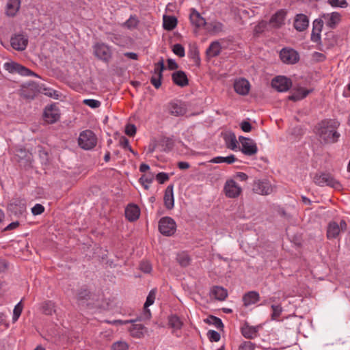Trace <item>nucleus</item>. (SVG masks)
Returning <instances> with one entry per match:
<instances>
[{
  "label": "nucleus",
  "instance_id": "1",
  "mask_svg": "<svg viewBox=\"0 0 350 350\" xmlns=\"http://www.w3.org/2000/svg\"><path fill=\"white\" fill-rule=\"evenodd\" d=\"M340 122L335 119H325L319 123L317 133L327 144H334L338 141L340 134L337 131Z\"/></svg>",
  "mask_w": 350,
  "mask_h": 350
},
{
  "label": "nucleus",
  "instance_id": "2",
  "mask_svg": "<svg viewBox=\"0 0 350 350\" xmlns=\"http://www.w3.org/2000/svg\"><path fill=\"white\" fill-rule=\"evenodd\" d=\"M313 181L320 187L329 186L336 189L341 188V184L329 173H316L313 176Z\"/></svg>",
  "mask_w": 350,
  "mask_h": 350
},
{
  "label": "nucleus",
  "instance_id": "3",
  "mask_svg": "<svg viewBox=\"0 0 350 350\" xmlns=\"http://www.w3.org/2000/svg\"><path fill=\"white\" fill-rule=\"evenodd\" d=\"M138 319L131 320H116L113 321V324L123 325L126 323H131V326L129 327V331L131 336L133 338H143L145 334L147 332V328L142 323H137Z\"/></svg>",
  "mask_w": 350,
  "mask_h": 350
},
{
  "label": "nucleus",
  "instance_id": "4",
  "mask_svg": "<svg viewBox=\"0 0 350 350\" xmlns=\"http://www.w3.org/2000/svg\"><path fill=\"white\" fill-rule=\"evenodd\" d=\"M79 146L84 150H91L97 144V137L90 130L82 131L78 139Z\"/></svg>",
  "mask_w": 350,
  "mask_h": 350
},
{
  "label": "nucleus",
  "instance_id": "5",
  "mask_svg": "<svg viewBox=\"0 0 350 350\" xmlns=\"http://www.w3.org/2000/svg\"><path fill=\"white\" fill-rule=\"evenodd\" d=\"M94 54L104 62H109L112 56L111 49L103 42H97L93 46Z\"/></svg>",
  "mask_w": 350,
  "mask_h": 350
},
{
  "label": "nucleus",
  "instance_id": "6",
  "mask_svg": "<svg viewBox=\"0 0 350 350\" xmlns=\"http://www.w3.org/2000/svg\"><path fill=\"white\" fill-rule=\"evenodd\" d=\"M176 230V224L170 217H163L159 221V230L165 236H172Z\"/></svg>",
  "mask_w": 350,
  "mask_h": 350
},
{
  "label": "nucleus",
  "instance_id": "7",
  "mask_svg": "<svg viewBox=\"0 0 350 350\" xmlns=\"http://www.w3.org/2000/svg\"><path fill=\"white\" fill-rule=\"evenodd\" d=\"M3 68L5 70L9 72L11 74H19L22 76H36L38 77L36 74H35L33 71L29 70V68L23 66V65L14 62H5L3 64Z\"/></svg>",
  "mask_w": 350,
  "mask_h": 350
},
{
  "label": "nucleus",
  "instance_id": "8",
  "mask_svg": "<svg viewBox=\"0 0 350 350\" xmlns=\"http://www.w3.org/2000/svg\"><path fill=\"white\" fill-rule=\"evenodd\" d=\"M242 191V187L234 179H228L224 186V193L228 198H238Z\"/></svg>",
  "mask_w": 350,
  "mask_h": 350
},
{
  "label": "nucleus",
  "instance_id": "9",
  "mask_svg": "<svg viewBox=\"0 0 350 350\" xmlns=\"http://www.w3.org/2000/svg\"><path fill=\"white\" fill-rule=\"evenodd\" d=\"M165 69L164 62L163 58L154 64L153 75L150 78L151 84L158 89L161 85V80L163 78V71Z\"/></svg>",
  "mask_w": 350,
  "mask_h": 350
},
{
  "label": "nucleus",
  "instance_id": "10",
  "mask_svg": "<svg viewBox=\"0 0 350 350\" xmlns=\"http://www.w3.org/2000/svg\"><path fill=\"white\" fill-rule=\"evenodd\" d=\"M239 139L241 144V150L244 154L252 156L258 152V147L253 139L243 136H240Z\"/></svg>",
  "mask_w": 350,
  "mask_h": 350
},
{
  "label": "nucleus",
  "instance_id": "11",
  "mask_svg": "<svg viewBox=\"0 0 350 350\" xmlns=\"http://www.w3.org/2000/svg\"><path fill=\"white\" fill-rule=\"evenodd\" d=\"M252 189L254 193L260 195H269L273 191V187L266 179L254 181Z\"/></svg>",
  "mask_w": 350,
  "mask_h": 350
},
{
  "label": "nucleus",
  "instance_id": "12",
  "mask_svg": "<svg viewBox=\"0 0 350 350\" xmlns=\"http://www.w3.org/2000/svg\"><path fill=\"white\" fill-rule=\"evenodd\" d=\"M281 60L288 64H294L299 59V53L293 49L284 48L280 53Z\"/></svg>",
  "mask_w": 350,
  "mask_h": 350
},
{
  "label": "nucleus",
  "instance_id": "13",
  "mask_svg": "<svg viewBox=\"0 0 350 350\" xmlns=\"http://www.w3.org/2000/svg\"><path fill=\"white\" fill-rule=\"evenodd\" d=\"M271 85L278 92H286L291 88L292 81L286 77L278 76L272 80Z\"/></svg>",
  "mask_w": 350,
  "mask_h": 350
},
{
  "label": "nucleus",
  "instance_id": "14",
  "mask_svg": "<svg viewBox=\"0 0 350 350\" xmlns=\"http://www.w3.org/2000/svg\"><path fill=\"white\" fill-rule=\"evenodd\" d=\"M10 44L14 49L22 51L26 49L28 44V39L22 34H15L12 36Z\"/></svg>",
  "mask_w": 350,
  "mask_h": 350
},
{
  "label": "nucleus",
  "instance_id": "15",
  "mask_svg": "<svg viewBox=\"0 0 350 350\" xmlns=\"http://www.w3.org/2000/svg\"><path fill=\"white\" fill-rule=\"evenodd\" d=\"M10 211L16 216L23 215L26 212V201L16 198L9 205Z\"/></svg>",
  "mask_w": 350,
  "mask_h": 350
},
{
  "label": "nucleus",
  "instance_id": "16",
  "mask_svg": "<svg viewBox=\"0 0 350 350\" xmlns=\"http://www.w3.org/2000/svg\"><path fill=\"white\" fill-rule=\"evenodd\" d=\"M324 23L330 29H334L341 21V15L336 12L321 15Z\"/></svg>",
  "mask_w": 350,
  "mask_h": 350
},
{
  "label": "nucleus",
  "instance_id": "17",
  "mask_svg": "<svg viewBox=\"0 0 350 350\" xmlns=\"http://www.w3.org/2000/svg\"><path fill=\"white\" fill-rule=\"evenodd\" d=\"M59 118V110L54 105L45 108L44 111V120L49 124H53Z\"/></svg>",
  "mask_w": 350,
  "mask_h": 350
},
{
  "label": "nucleus",
  "instance_id": "18",
  "mask_svg": "<svg viewBox=\"0 0 350 350\" xmlns=\"http://www.w3.org/2000/svg\"><path fill=\"white\" fill-rule=\"evenodd\" d=\"M286 16V11L281 9L271 17L269 23L275 28H280L284 24Z\"/></svg>",
  "mask_w": 350,
  "mask_h": 350
},
{
  "label": "nucleus",
  "instance_id": "19",
  "mask_svg": "<svg viewBox=\"0 0 350 350\" xmlns=\"http://www.w3.org/2000/svg\"><path fill=\"white\" fill-rule=\"evenodd\" d=\"M234 89L240 95H247L250 92V84L247 79L240 78L234 81Z\"/></svg>",
  "mask_w": 350,
  "mask_h": 350
},
{
  "label": "nucleus",
  "instance_id": "20",
  "mask_svg": "<svg viewBox=\"0 0 350 350\" xmlns=\"http://www.w3.org/2000/svg\"><path fill=\"white\" fill-rule=\"evenodd\" d=\"M189 19L191 24L196 28L203 27L206 24L205 18L195 8L190 9Z\"/></svg>",
  "mask_w": 350,
  "mask_h": 350
},
{
  "label": "nucleus",
  "instance_id": "21",
  "mask_svg": "<svg viewBox=\"0 0 350 350\" xmlns=\"http://www.w3.org/2000/svg\"><path fill=\"white\" fill-rule=\"evenodd\" d=\"M187 112V108L184 103L180 101H173L169 104V113L174 116H183Z\"/></svg>",
  "mask_w": 350,
  "mask_h": 350
},
{
  "label": "nucleus",
  "instance_id": "22",
  "mask_svg": "<svg viewBox=\"0 0 350 350\" xmlns=\"http://www.w3.org/2000/svg\"><path fill=\"white\" fill-rule=\"evenodd\" d=\"M163 202L165 207L171 210L174 206V186L173 185H168L164 193Z\"/></svg>",
  "mask_w": 350,
  "mask_h": 350
},
{
  "label": "nucleus",
  "instance_id": "23",
  "mask_svg": "<svg viewBox=\"0 0 350 350\" xmlns=\"http://www.w3.org/2000/svg\"><path fill=\"white\" fill-rule=\"evenodd\" d=\"M140 215L139 207L133 204H129L125 208V217L129 221H136Z\"/></svg>",
  "mask_w": 350,
  "mask_h": 350
},
{
  "label": "nucleus",
  "instance_id": "24",
  "mask_svg": "<svg viewBox=\"0 0 350 350\" xmlns=\"http://www.w3.org/2000/svg\"><path fill=\"white\" fill-rule=\"evenodd\" d=\"M21 8V0H8L5 6V14L10 17L16 15Z\"/></svg>",
  "mask_w": 350,
  "mask_h": 350
},
{
  "label": "nucleus",
  "instance_id": "25",
  "mask_svg": "<svg viewBox=\"0 0 350 350\" xmlns=\"http://www.w3.org/2000/svg\"><path fill=\"white\" fill-rule=\"evenodd\" d=\"M308 24L309 21L307 16L304 14L296 15L293 25L296 30L303 31L308 27Z\"/></svg>",
  "mask_w": 350,
  "mask_h": 350
},
{
  "label": "nucleus",
  "instance_id": "26",
  "mask_svg": "<svg viewBox=\"0 0 350 350\" xmlns=\"http://www.w3.org/2000/svg\"><path fill=\"white\" fill-rule=\"evenodd\" d=\"M172 79L174 83L180 87H185L189 84L188 78L185 72L182 70L174 72L172 75Z\"/></svg>",
  "mask_w": 350,
  "mask_h": 350
},
{
  "label": "nucleus",
  "instance_id": "27",
  "mask_svg": "<svg viewBox=\"0 0 350 350\" xmlns=\"http://www.w3.org/2000/svg\"><path fill=\"white\" fill-rule=\"evenodd\" d=\"M258 330L259 326H251L245 323L241 327V334L245 338L253 339L257 337Z\"/></svg>",
  "mask_w": 350,
  "mask_h": 350
},
{
  "label": "nucleus",
  "instance_id": "28",
  "mask_svg": "<svg viewBox=\"0 0 350 350\" xmlns=\"http://www.w3.org/2000/svg\"><path fill=\"white\" fill-rule=\"evenodd\" d=\"M221 51V46L218 41L212 42L206 51V56L208 58L214 57L219 55Z\"/></svg>",
  "mask_w": 350,
  "mask_h": 350
},
{
  "label": "nucleus",
  "instance_id": "29",
  "mask_svg": "<svg viewBox=\"0 0 350 350\" xmlns=\"http://www.w3.org/2000/svg\"><path fill=\"white\" fill-rule=\"evenodd\" d=\"M260 299L259 293L256 291H250L243 297V301L245 306L257 303Z\"/></svg>",
  "mask_w": 350,
  "mask_h": 350
},
{
  "label": "nucleus",
  "instance_id": "30",
  "mask_svg": "<svg viewBox=\"0 0 350 350\" xmlns=\"http://www.w3.org/2000/svg\"><path fill=\"white\" fill-rule=\"evenodd\" d=\"M340 228L338 224L336 221L329 223L327 229V237L328 239H336L340 234Z\"/></svg>",
  "mask_w": 350,
  "mask_h": 350
},
{
  "label": "nucleus",
  "instance_id": "31",
  "mask_svg": "<svg viewBox=\"0 0 350 350\" xmlns=\"http://www.w3.org/2000/svg\"><path fill=\"white\" fill-rule=\"evenodd\" d=\"M156 296V291L152 289L150 291L148 295L147 296L146 302L144 304V315L146 319H150L151 317V313L148 307L153 304Z\"/></svg>",
  "mask_w": 350,
  "mask_h": 350
},
{
  "label": "nucleus",
  "instance_id": "32",
  "mask_svg": "<svg viewBox=\"0 0 350 350\" xmlns=\"http://www.w3.org/2000/svg\"><path fill=\"white\" fill-rule=\"evenodd\" d=\"M177 25V18L172 16H163V27L165 30L172 31Z\"/></svg>",
  "mask_w": 350,
  "mask_h": 350
},
{
  "label": "nucleus",
  "instance_id": "33",
  "mask_svg": "<svg viewBox=\"0 0 350 350\" xmlns=\"http://www.w3.org/2000/svg\"><path fill=\"white\" fill-rule=\"evenodd\" d=\"M55 303L51 300H47L44 301L41 306L42 312L46 315H52L56 311Z\"/></svg>",
  "mask_w": 350,
  "mask_h": 350
},
{
  "label": "nucleus",
  "instance_id": "34",
  "mask_svg": "<svg viewBox=\"0 0 350 350\" xmlns=\"http://www.w3.org/2000/svg\"><path fill=\"white\" fill-rule=\"evenodd\" d=\"M211 294L216 299L219 301L224 300L228 295L226 289L218 286L213 287L211 289Z\"/></svg>",
  "mask_w": 350,
  "mask_h": 350
},
{
  "label": "nucleus",
  "instance_id": "35",
  "mask_svg": "<svg viewBox=\"0 0 350 350\" xmlns=\"http://www.w3.org/2000/svg\"><path fill=\"white\" fill-rule=\"evenodd\" d=\"M38 92L55 99H57L59 97V92L57 90H55L51 88L46 87L43 84L39 85Z\"/></svg>",
  "mask_w": 350,
  "mask_h": 350
},
{
  "label": "nucleus",
  "instance_id": "36",
  "mask_svg": "<svg viewBox=\"0 0 350 350\" xmlns=\"http://www.w3.org/2000/svg\"><path fill=\"white\" fill-rule=\"evenodd\" d=\"M310 92L311 90L300 88L293 94L289 96V99L293 101L301 100L306 98Z\"/></svg>",
  "mask_w": 350,
  "mask_h": 350
},
{
  "label": "nucleus",
  "instance_id": "37",
  "mask_svg": "<svg viewBox=\"0 0 350 350\" xmlns=\"http://www.w3.org/2000/svg\"><path fill=\"white\" fill-rule=\"evenodd\" d=\"M237 161V158L234 154H230L228 157H215L210 160L211 163H226L228 164L233 163L234 161Z\"/></svg>",
  "mask_w": 350,
  "mask_h": 350
},
{
  "label": "nucleus",
  "instance_id": "38",
  "mask_svg": "<svg viewBox=\"0 0 350 350\" xmlns=\"http://www.w3.org/2000/svg\"><path fill=\"white\" fill-rule=\"evenodd\" d=\"M169 325L174 330L180 329L183 326V322L177 315H172L168 319Z\"/></svg>",
  "mask_w": 350,
  "mask_h": 350
},
{
  "label": "nucleus",
  "instance_id": "39",
  "mask_svg": "<svg viewBox=\"0 0 350 350\" xmlns=\"http://www.w3.org/2000/svg\"><path fill=\"white\" fill-rule=\"evenodd\" d=\"M176 260L181 267H185L190 264L191 259L186 252H183L177 254Z\"/></svg>",
  "mask_w": 350,
  "mask_h": 350
},
{
  "label": "nucleus",
  "instance_id": "40",
  "mask_svg": "<svg viewBox=\"0 0 350 350\" xmlns=\"http://www.w3.org/2000/svg\"><path fill=\"white\" fill-rule=\"evenodd\" d=\"M226 144L228 148L234 150L237 148V140L234 134L225 137Z\"/></svg>",
  "mask_w": 350,
  "mask_h": 350
},
{
  "label": "nucleus",
  "instance_id": "41",
  "mask_svg": "<svg viewBox=\"0 0 350 350\" xmlns=\"http://www.w3.org/2000/svg\"><path fill=\"white\" fill-rule=\"evenodd\" d=\"M271 309H272L271 319L273 321L278 320V319L280 317L282 312V306L280 305H272Z\"/></svg>",
  "mask_w": 350,
  "mask_h": 350
},
{
  "label": "nucleus",
  "instance_id": "42",
  "mask_svg": "<svg viewBox=\"0 0 350 350\" xmlns=\"http://www.w3.org/2000/svg\"><path fill=\"white\" fill-rule=\"evenodd\" d=\"M90 298V291L87 288H81L79 290L77 299L78 301L88 300Z\"/></svg>",
  "mask_w": 350,
  "mask_h": 350
},
{
  "label": "nucleus",
  "instance_id": "43",
  "mask_svg": "<svg viewBox=\"0 0 350 350\" xmlns=\"http://www.w3.org/2000/svg\"><path fill=\"white\" fill-rule=\"evenodd\" d=\"M23 311V305L21 304V301L18 302L14 307V311H13V317L12 320L14 322H16L19 317L21 316Z\"/></svg>",
  "mask_w": 350,
  "mask_h": 350
},
{
  "label": "nucleus",
  "instance_id": "44",
  "mask_svg": "<svg viewBox=\"0 0 350 350\" xmlns=\"http://www.w3.org/2000/svg\"><path fill=\"white\" fill-rule=\"evenodd\" d=\"M207 322L210 324L215 325L217 329H219V328L224 327V324H223L221 320L219 318L214 317V316H210L207 319Z\"/></svg>",
  "mask_w": 350,
  "mask_h": 350
},
{
  "label": "nucleus",
  "instance_id": "45",
  "mask_svg": "<svg viewBox=\"0 0 350 350\" xmlns=\"http://www.w3.org/2000/svg\"><path fill=\"white\" fill-rule=\"evenodd\" d=\"M83 103L92 109H96L100 107V101L95 99H84Z\"/></svg>",
  "mask_w": 350,
  "mask_h": 350
},
{
  "label": "nucleus",
  "instance_id": "46",
  "mask_svg": "<svg viewBox=\"0 0 350 350\" xmlns=\"http://www.w3.org/2000/svg\"><path fill=\"white\" fill-rule=\"evenodd\" d=\"M138 23L139 21L135 16H131L124 23V25L129 29H133L137 26Z\"/></svg>",
  "mask_w": 350,
  "mask_h": 350
},
{
  "label": "nucleus",
  "instance_id": "47",
  "mask_svg": "<svg viewBox=\"0 0 350 350\" xmlns=\"http://www.w3.org/2000/svg\"><path fill=\"white\" fill-rule=\"evenodd\" d=\"M327 2L332 7L345 8L348 5L346 0H327Z\"/></svg>",
  "mask_w": 350,
  "mask_h": 350
},
{
  "label": "nucleus",
  "instance_id": "48",
  "mask_svg": "<svg viewBox=\"0 0 350 350\" xmlns=\"http://www.w3.org/2000/svg\"><path fill=\"white\" fill-rule=\"evenodd\" d=\"M129 345L126 342L118 341L111 346V350H128Z\"/></svg>",
  "mask_w": 350,
  "mask_h": 350
},
{
  "label": "nucleus",
  "instance_id": "49",
  "mask_svg": "<svg viewBox=\"0 0 350 350\" xmlns=\"http://www.w3.org/2000/svg\"><path fill=\"white\" fill-rule=\"evenodd\" d=\"M172 51L174 53V54H176L180 57H183L185 55V49L180 44H175L173 46Z\"/></svg>",
  "mask_w": 350,
  "mask_h": 350
},
{
  "label": "nucleus",
  "instance_id": "50",
  "mask_svg": "<svg viewBox=\"0 0 350 350\" xmlns=\"http://www.w3.org/2000/svg\"><path fill=\"white\" fill-rule=\"evenodd\" d=\"M267 27V23L265 21L258 23L254 27V33L255 36H258L262 33Z\"/></svg>",
  "mask_w": 350,
  "mask_h": 350
},
{
  "label": "nucleus",
  "instance_id": "51",
  "mask_svg": "<svg viewBox=\"0 0 350 350\" xmlns=\"http://www.w3.org/2000/svg\"><path fill=\"white\" fill-rule=\"evenodd\" d=\"M139 269L145 273H150L152 271V265L148 261H142L139 264Z\"/></svg>",
  "mask_w": 350,
  "mask_h": 350
},
{
  "label": "nucleus",
  "instance_id": "52",
  "mask_svg": "<svg viewBox=\"0 0 350 350\" xmlns=\"http://www.w3.org/2000/svg\"><path fill=\"white\" fill-rule=\"evenodd\" d=\"M207 336L211 342H218L221 338L219 333L215 330H209L207 333Z\"/></svg>",
  "mask_w": 350,
  "mask_h": 350
},
{
  "label": "nucleus",
  "instance_id": "53",
  "mask_svg": "<svg viewBox=\"0 0 350 350\" xmlns=\"http://www.w3.org/2000/svg\"><path fill=\"white\" fill-rule=\"evenodd\" d=\"M323 23H324V21L321 17L319 18L315 19L313 21L312 29H314V31H321L323 26Z\"/></svg>",
  "mask_w": 350,
  "mask_h": 350
},
{
  "label": "nucleus",
  "instance_id": "54",
  "mask_svg": "<svg viewBox=\"0 0 350 350\" xmlns=\"http://www.w3.org/2000/svg\"><path fill=\"white\" fill-rule=\"evenodd\" d=\"M321 31H317L314 29L312 30L310 40L313 42H316L318 44H321Z\"/></svg>",
  "mask_w": 350,
  "mask_h": 350
},
{
  "label": "nucleus",
  "instance_id": "55",
  "mask_svg": "<svg viewBox=\"0 0 350 350\" xmlns=\"http://www.w3.org/2000/svg\"><path fill=\"white\" fill-rule=\"evenodd\" d=\"M154 180V176L152 174H144L139 178L141 184L148 183L151 184Z\"/></svg>",
  "mask_w": 350,
  "mask_h": 350
},
{
  "label": "nucleus",
  "instance_id": "56",
  "mask_svg": "<svg viewBox=\"0 0 350 350\" xmlns=\"http://www.w3.org/2000/svg\"><path fill=\"white\" fill-rule=\"evenodd\" d=\"M170 178L168 174L165 172H159L156 175V179L160 184H163Z\"/></svg>",
  "mask_w": 350,
  "mask_h": 350
},
{
  "label": "nucleus",
  "instance_id": "57",
  "mask_svg": "<svg viewBox=\"0 0 350 350\" xmlns=\"http://www.w3.org/2000/svg\"><path fill=\"white\" fill-rule=\"evenodd\" d=\"M254 343L250 341H245L240 345L239 350H254Z\"/></svg>",
  "mask_w": 350,
  "mask_h": 350
},
{
  "label": "nucleus",
  "instance_id": "58",
  "mask_svg": "<svg viewBox=\"0 0 350 350\" xmlns=\"http://www.w3.org/2000/svg\"><path fill=\"white\" fill-rule=\"evenodd\" d=\"M44 211V207L40 204H36L32 208L31 213L33 215H41Z\"/></svg>",
  "mask_w": 350,
  "mask_h": 350
},
{
  "label": "nucleus",
  "instance_id": "59",
  "mask_svg": "<svg viewBox=\"0 0 350 350\" xmlns=\"http://www.w3.org/2000/svg\"><path fill=\"white\" fill-rule=\"evenodd\" d=\"M120 145L121 146L124 148V149H126V150H129V151H131L132 153H133L134 154H135V152L133 150L132 148L131 147L130 144H129V141L127 138L126 137H122L121 139H120Z\"/></svg>",
  "mask_w": 350,
  "mask_h": 350
},
{
  "label": "nucleus",
  "instance_id": "60",
  "mask_svg": "<svg viewBox=\"0 0 350 350\" xmlns=\"http://www.w3.org/2000/svg\"><path fill=\"white\" fill-rule=\"evenodd\" d=\"M312 56L313 59L317 62H323L326 59V56L323 53L319 52H314Z\"/></svg>",
  "mask_w": 350,
  "mask_h": 350
},
{
  "label": "nucleus",
  "instance_id": "61",
  "mask_svg": "<svg viewBox=\"0 0 350 350\" xmlns=\"http://www.w3.org/2000/svg\"><path fill=\"white\" fill-rule=\"evenodd\" d=\"M210 25L214 32H219L223 31L224 25L220 22H214L211 23Z\"/></svg>",
  "mask_w": 350,
  "mask_h": 350
},
{
  "label": "nucleus",
  "instance_id": "62",
  "mask_svg": "<svg viewBox=\"0 0 350 350\" xmlns=\"http://www.w3.org/2000/svg\"><path fill=\"white\" fill-rule=\"evenodd\" d=\"M125 133L129 136H133L136 133V127L133 124L126 126Z\"/></svg>",
  "mask_w": 350,
  "mask_h": 350
},
{
  "label": "nucleus",
  "instance_id": "63",
  "mask_svg": "<svg viewBox=\"0 0 350 350\" xmlns=\"http://www.w3.org/2000/svg\"><path fill=\"white\" fill-rule=\"evenodd\" d=\"M241 128L243 131L244 132H250L252 130V125L251 124L247 121H243L241 124Z\"/></svg>",
  "mask_w": 350,
  "mask_h": 350
},
{
  "label": "nucleus",
  "instance_id": "64",
  "mask_svg": "<svg viewBox=\"0 0 350 350\" xmlns=\"http://www.w3.org/2000/svg\"><path fill=\"white\" fill-rule=\"evenodd\" d=\"M234 178L241 181H246L248 178V176L244 172H239L235 174Z\"/></svg>",
  "mask_w": 350,
  "mask_h": 350
}]
</instances>
